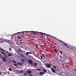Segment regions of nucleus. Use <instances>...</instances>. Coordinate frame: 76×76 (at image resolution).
Returning <instances> with one entry per match:
<instances>
[{"label":"nucleus","mask_w":76,"mask_h":76,"mask_svg":"<svg viewBox=\"0 0 76 76\" xmlns=\"http://www.w3.org/2000/svg\"><path fill=\"white\" fill-rule=\"evenodd\" d=\"M28 61L29 63H30L31 64H32L33 63V62L31 61V60L30 59H28Z\"/></svg>","instance_id":"nucleus-3"},{"label":"nucleus","mask_w":76,"mask_h":76,"mask_svg":"<svg viewBox=\"0 0 76 76\" xmlns=\"http://www.w3.org/2000/svg\"><path fill=\"white\" fill-rule=\"evenodd\" d=\"M75 70L76 71V70Z\"/></svg>","instance_id":"nucleus-37"},{"label":"nucleus","mask_w":76,"mask_h":76,"mask_svg":"<svg viewBox=\"0 0 76 76\" xmlns=\"http://www.w3.org/2000/svg\"><path fill=\"white\" fill-rule=\"evenodd\" d=\"M23 72V71H20V73L22 74V73Z\"/></svg>","instance_id":"nucleus-25"},{"label":"nucleus","mask_w":76,"mask_h":76,"mask_svg":"<svg viewBox=\"0 0 76 76\" xmlns=\"http://www.w3.org/2000/svg\"><path fill=\"white\" fill-rule=\"evenodd\" d=\"M0 75H1V72H0Z\"/></svg>","instance_id":"nucleus-34"},{"label":"nucleus","mask_w":76,"mask_h":76,"mask_svg":"<svg viewBox=\"0 0 76 76\" xmlns=\"http://www.w3.org/2000/svg\"><path fill=\"white\" fill-rule=\"evenodd\" d=\"M11 49H12V48H9V50H11Z\"/></svg>","instance_id":"nucleus-29"},{"label":"nucleus","mask_w":76,"mask_h":76,"mask_svg":"<svg viewBox=\"0 0 76 76\" xmlns=\"http://www.w3.org/2000/svg\"><path fill=\"white\" fill-rule=\"evenodd\" d=\"M43 72H47V70L45 69H43Z\"/></svg>","instance_id":"nucleus-16"},{"label":"nucleus","mask_w":76,"mask_h":76,"mask_svg":"<svg viewBox=\"0 0 76 76\" xmlns=\"http://www.w3.org/2000/svg\"><path fill=\"white\" fill-rule=\"evenodd\" d=\"M18 51H20L19 50H18Z\"/></svg>","instance_id":"nucleus-35"},{"label":"nucleus","mask_w":76,"mask_h":76,"mask_svg":"<svg viewBox=\"0 0 76 76\" xmlns=\"http://www.w3.org/2000/svg\"><path fill=\"white\" fill-rule=\"evenodd\" d=\"M17 38H18L19 39V38H20V37L19 36H18V37Z\"/></svg>","instance_id":"nucleus-30"},{"label":"nucleus","mask_w":76,"mask_h":76,"mask_svg":"<svg viewBox=\"0 0 76 76\" xmlns=\"http://www.w3.org/2000/svg\"><path fill=\"white\" fill-rule=\"evenodd\" d=\"M59 41H60V42H62V43H63V44H64V45H65L66 47L68 48V46H67V44H65V43H63V41H62L60 40H59Z\"/></svg>","instance_id":"nucleus-4"},{"label":"nucleus","mask_w":76,"mask_h":76,"mask_svg":"<svg viewBox=\"0 0 76 76\" xmlns=\"http://www.w3.org/2000/svg\"><path fill=\"white\" fill-rule=\"evenodd\" d=\"M24 75L25 76H27V75H28V74H27L26 73H24Z\"/></svg>","instance_id":"nucleus-22"},{"label":"nucleus","mask_w":76,"mask_h":76,"mask_svg":"<svg viewBox=\"0 0 76 76\" xmlns=\"http://www.w3.org/2000/svg\"><path fill=\"white\" fill-rule=\"evenodd\" d=\"M27 73L28 74H31V73H32V71H31L29 70L27 72Z\"/></svg>","instance_id":"nucleus-7"},{"label":"nucleus","mask_w":76,"mask_h":76,"mask_svg":"<svg viewBox=\"0 0 76 76\" xmlns=\"http://www.w3.org/2000/svg\"><path fill=\"white\" fill-rule=\"evenodd\" d=\"M51 70L52 72H53V73H55V70L53 68H51Z\"/></svg>","instance_id":"nucleus-10"},{"label":"nucleus","mask_w":76,"mask_h":76,"mask_svg":"<svg viewBox=\"0 0 76 76\" xmlns=\"http://www.w3.org/2000/svg\"><path fill=\"white\" fill-rule=\"evenodd\" d=\"M1 58L3 60V61L4 62L7 61V60L6 59V58L4 57H2Z\"/></svg>","instance_id":"nucleus-2"},{"label":"nucleus","mask_w":76,"mask_h":76,"mask_svg":"<svg viewBox=\"0 0 76 76\" xmlns=\"http://www.w3.org/2000/svg\"><path fill=\"white\" fill-rule=\"evenodd\" d=\"M53 68H55V69H56V66H53Z\"/></svg>","instance_id":"nucleus-23"},{"label":"nucleus","mask_w":76,"mask_h":76,"mask_svg":"<svg viewBox=\"0 0 76 76\" xmlns=\"http://www.w3.org/2000/svg\"><path fill=\"white\" fill-rule=\"evenodd\" d=\"M54 51H55V53H57V50L56 49H55Z\"/></svg>","instance_id":"nucleus-24"},{"label":"nucleus","mask_w":76,"mask_h":76,"mask_svg":"<svg viewBox=\"0 0 76 76\" xmlns=\"http://www.w3.org/2000/svg\"><path fill=\"white\" fill-rule=\"evenodd\" d=\"M33 66H37L38 65V64L37 63H34L33 64Z\"/></svg>","instance_id":"nucleus-11"},{"label":"nucleus","mask_w":76,"mask_h":76,"mask_svg":"<svg viewBox=\"0 0 76 76\" xmlns=\"http://www.w3.org/2000/svg\"><path fill=\"white\" fill-rule=\"evenodd\" d=\"M29 54V52H27L26 53V55H28Z\"/></svg>","instance_id":"nucleus-20"},{"label":"nucleus","mask_w":76,"mask_h":76,"mask_svg":"<svg viewBox=\"0 0 76 76\" xmlns=\"http://www.w3.org/2000/svg\"><path fill=\"white\" fill-rule=\"evenodd\" d=\"M12 62H13V63H16V61H15L14 60H12Z\"/></svg>","instance_id":"nucleus-19"},{"label":"nucleus","mask_w":76,"mask_h":76,"mask_svg":"<svg viewBox=\"0 0 76 76\" xmlns=\"http://www.w3.org/2000/svg\"><path fill=\"white\" fill-rule=\"evenodd\" d=\"M51 37H53V38H55V39H57L58 40V39H57V38L56 37H54L53 36H51Z\"/></svg>","instance_id":"nucleus-15"},{"label":"nucleus","mask_w":76,"mask_h":76,"mask_svg":"<svg viewBox=\"0 0 76 76\" xmlns=\"http://www.w3.org/2000/svg\"><path fill=\"white\" fill-rule=\"evenodd\" d=\"M29 76H32V75H31H31H29Z\"/></svg>","instance_id":"nucleus-32"},{"label":"nucleus","mask_w":76,"mask_h":76,"mask_svg":"<svg viewBox=\"0 0 76 76\" xmlns=\"http://www.w3.org/2000/svg\"><path fill=\"white\" fill-rule=\"evenodd\" d=\"M46 66L47 68H50L51 67V65L50 64L46 65Z\"/></svg>","instance_id":"nucleus-5"},{"label":"nucleus","mask_w":76,"mask_h":76,"mask_svg":"<svg viewBox=\"0 0 76 76\" xmlns=\"http://www.w3.org/2000/svg\"><path fill=\"white\" fill-rule=\"evenodd\" d=\"M21 57H25V56L22 54L21 55Z\"/></svg>","instance_id":"nucleus-17"},{"label":"nucleus","mask_w":76,"mask_h":76,"mask_svg":"<svg viewBox=\"0 0 76 76\" xmlns=\"http://www.w3.org/2000/svg\"><path fill=\"white\" fill-rule=\"evenodd\" d=\"M32 32L33 34H34L35 35L37 34L36 32H37V33H39V34H42V36H43V35H46V34H45V33H44L41 32H35V31H33Z\"/></svg>","instance_id":"nucleus-1"},{"label":"nucleus","mask_w":76,"mask_h":76,"mask_svg":"<svg viewBox=\"0 0 76 76\" xmlns=\"http://www.w3.org/2000/svg\"><path fill=\"white\" fill-rule=\"evenodd\" d=\"M44 72H40L39 73V75H40V76H42V75H44Z\"/></svg>","instance_id":"nucleus-9"},{"label":"nucleus","mask_w":76,"mask_h":76,"mask_svg":"<svg viewBox=\"0 0 76 76\" xmlns=\"http://www.w3.org/2000/svg\"><path fill=\"white\" fill-rule=\"evenodd\" d=\"M36 70H38L39 71H40V70H41V69H37Z\"/></svg>","instance_id":"nucleus-27"},{"label":"nucleus","mask_w":76,"mask_h":76,"mask_svg":"<svg viewBox=\"0 0 76 76\" xmlns=\"http://www.w3.org/2000/svg\"><path fill=\"white\" fill-rule=\"evenodd\" d=\"M0 50H1V51H3L4 52V50L2 49H0Z\"/></svg>","instance_id":"nucleus-18"},{"label":"nucleus","mask_w":76,"mask_h":76,"mask_svg":"<svg viewBox=\"0 0 76 76\" xmlns=\"http://www.w3.org/2000/svg\"><path fill=\"white\" fill-rule=\"evenodd\" d=\"M29 53L30 54H31V52H29Z\"/></svg>","instance_id":"nucleus-33"},{"label":"nucleus","mask_w":76,"mask_h":76,"mask_svg":"<svg viewBox=\"0 0 76 76\" xmlns=\"http://www.w3.org/2000/svg\"><path fill=\"white\" fill-rule=\"evenodd\" d=\"M59 52L60 53H61V54H62V52H61V51H59Z\"/></svg>","instance_id":"nucleus-26"},{"label":"nucleus","mask_w":76,"mask_h":76,"mask_svg":"<svg viewBox=\"0 0 76 76\" xmlns=\"http://www.w3.org/2000/svg\"><path fill=\"white\" fill-rule=\"evenodd\" d=\"M13 65L14 66H16V67H18V65L16 64H13Z\"/></svg>","instance_id":"nucleus-14"},{"label":"nucleus","mask_w":76,"mask_h":76,"mask_svg":"<svg viewBox=\"0 0 76 76\" xmlns=\"http://www.w3.org/2000/svg\"><path fill=\"white\" fill-rule=\"evenodd\" d=\"M21 61H23V63H25V61H24V59H21Z\"/></svg>","instance_id":"nucleus-13"},{"label":"nucleus","mask_w":76,"mask_h":76,"mask_svg":"<svg viewBox=\"0 0 76 76\" xmlns=\"http://www.w3.org/2000/svg\"><path fill=\"white\" fill-rule=\"evenodd\" d=\"M0 52V53H1V54H3V55H4V56H5L6 58H7V56H6V55L5 53H4V52Z\"/></svg>","instance_id":"nucleus-6"},{"label":"nucleus","mask_w":76,"mask_h":76,"mask_svg":"<svg viewBox=\"0 0 76 76\" xmlns=\"http://www.w3.org/2000/svg\"><path fill=\"white\" fill-rule=\"evenodd\" d=\"M0 57H2V56L0 54Z\"/></svg>","instance_id":"nucleus-31"},{"label":"nucleus","mask_w":76,"mask_h":76,"mask_svg":"<svg viewBox=\"0 0 76 76\" xmlns=\"http://www.w3.org/2000/svg\"><path fill=\"white\" fill-rule=\"evenodd\" d=\"M40 57H41V58L42 59V56H40Z\"/></svg>","instance_id":"nucleus-28"},{"label":"nucleus","mask_w":76,"mask_h":76,"mask_svg":"<svg viewBox=\"0 0 76 76\" xmlns=\"http://www.w3.org/2000/svg\"><path fill=\"white\" fill-rule=\"evenodd\" d=\"M36 48H38V47H36Z\"/></svg>","instance_id":"nucleus-36"},{"label":"nucleus","mask_w":76,"mask_h":76,"mask_svg":"<svg viewBox=\"0 0 76 76\" xmlns=\"http://www.w3.org/2000/svg\"><path fill=\"white\" fill-rule=\"evenodd\" d=\"M12 56V54H8L7 55V56H8L9 57H10V56Z\"/></svg>","instance_id":"nucleus-12"},{"label":"nucleus","mask_w":76,"mask_h":76,"mask_svg":"<svg viewBox=\"0 0 76 76\" xmlns=\"http://www.w3.org/2000/svg\"><path fill=\"white\" fill-rule=\"evenodd\" d=\"M17 64L19 66H22V63L20 62H18Z\"/></svg>","instance_id":"nucleus-8"},{"label":"nucleus","mask_w":76,"mask_h":76,"mask_svg":"<svg viewBox=\"0 0 76 76\" xmlns=\"http://www.w3.org/2000/svg\"><path fill=\"white\" fill-rule=\"evenodd\" d=\"M8 69L10 70V71H12V69L11 68H9Z\"/></svg>","instance_id":"nucleus-21"}]
</instances>
